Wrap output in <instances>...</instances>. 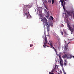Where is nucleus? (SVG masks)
<instances>
[{
  "label": "nucleus",
  "instance_id": "22",
  "mask_svg": "<svg viewBox=\"0 0 74 74\" xmlns=\"http://www.w3.org/2000/svg\"><path fill=\"white\" fill-rule=\"evenodd\" d=\"M73 18L74 19V12H73Z\"/></svg>",
  "mask_w": 74,
  "mask_h": 74
},
{
  "label": "nucleus",
  "instance_id": "18",
  "mask_svg": "<svg viewBox=\"0 0 74 74\" xmlns=\"http://www.w3.org/2000/svg\"><path fill=\"white\" fill-rule=\"evenodd\" d=\"M60 33H61L62 35H63V32L62 31L60 32Z\"/></svg>",
  "mask_w": 74,
  "mask_h": 74
},
{
  "label": "nucleus",
  "instance_id": "27",
  "mask_svg": "<svg viewBox=\"0 0 74 74\" xmlns=\"http://www.w3.org/2000/svg\"><path fill=\"white\" fill-rule=\"evenodd\" d=\"M46 12H47V10H46Z\"/></svg>",
  "mask_w": 74,
  "mask_h": 74
},
{
  "label": "nucleus",
  "instance_id": "6",
  "mask_svg": "<svg viewBox=\"0 0 74 74\" xmlns=\"http://www.w3.org/2000/svg\"><path fill=\"white\" fill-rule=\"evenodd\" d=\"M60 66H63V61L62 59V58L60 59Z\"/></svg>",
  "mask_w": 74,
  "mask_h": 74
},
{
  "label": "nucleus",
  "instance_id": "14",
  "mask_svg": "<svg viewBox=\"0 0 74 74\" xmlns=\"http://www.w3.org/2000/svg\"><path fill=\"white\" fill-rule=\"evenodd\" d=\"M69 40H68V41H65V43H67V42H68V43H67V45H68V44H69V43H70V42H69Z\"/></svg>",
  "mask_w": 74,
  "mask_h": 74
},
{
  "label": "nucleus",
  "instance_id": "2",
  "mask_svg": "<svg viewBox=\"0 0 74 74\" xmlns=\"http://www.w3.org/2000/svg\"><path fill=\"white\" fill-rule=\"evenodd\" d=\"M25 6L26 8L25 9H24V12H23V15L24 16H26V15L27 16V18L28 19H29V18H31L32 17L29 14V10L27 9V8H29L28 7L29 5H25Z\"/></svg>",
  "mask_w": 74,
  "mask_h": 74
},
{
  "label": "nucleus",
  "instance_id": "5",
  "mask_svg": "<svg viewBox=\"0 0 74 74\" xmlns=\"http://www.w3.org/2000/svg\"><path fill=\"white\" fill-rule=\"evenodd\" d=\"M67 13L70 16H71V17H72L73 15H72V14L73 13V11H69V12H67L66 11Z\"/></svg>",
  "mask_w": 74,
  "mask_h": 74
},
{
  "label": "nucleus",
  "instance_id": "11",
  "mask_svg": "<svg viewBox=\"0 0 74 74\" xmlns=\"http://www.w3.org/2000/svg\"><path fill=\"white\" fill-rule=\"evenodd\" d=\"M68 56V54H65L64 55L62 56V58H66H66H67Z\"/></svg>",
  "mask_w": 74,
  "mask_h": 74
},
{
  "label": "nucleus",
  "instance_id": "12",
  "mask_svg": "<svg viewBox=\"0 0 74 74\" xmlns=\"http://www.w3.org/2000/svg\"><path fill=\"white\" fill-rule=\"evenodd\" d=\"M67 64V61L66 60H64V66H66Z\"/></svg>",
  "mask_w": 74,
  "mask_h": 74
},
{
  "label": "nucleus",
  "instance_id": "25",
  "mask_svg": "<svg viewBox=\"0 0 74 74\" xmlns=\"http://www.w3.org/2000/svg\"><path fill=\"white\" fill-rule=\"evenodd\" d=\"M46 36H48V35H46Z\"/></svg>",
  "mask_w": 74,
  "mask_h": 74
},
{
  "label": "nucleus",
  "instance_id": "30",
  "mask_svg": "<svg viewBox=\"0 0 74 74\" xmlns=\"http://www.w3.org/2000/svg\"><path fill=\"white\" fill-rule=\"evenodd\" d=\"M62 26H64L63 25H62Z\"/></svg>",
  "mask_w": 74,
  "mask_h": 74
},
{
  "label": "nucleus",
  "instance_id": "20",
  "mask_svg": "<svg viewBox=\"0 0 74 74\" xmlns=\"http://www.w3.org/2000/svg\"><path fill=\"white\" fill-rule=\"evenodd\" d=\"M30 47H33V44H31L30 45Z\"/></svg>",
  "mask_w": 74,
  "mask_h": 74
},
{
  "label": "nucleus",
  "instance_id": "17",
  "mask_svg": "<svg viewBox=\"0 0 74 74\" xmlns=\"http://www.w3.org/2000/svg\"><path fill=\"white\" fill-rule=\"evenodd\" d=\"M52 0V4H53L54 2H55V0Z\"/></svg>",
  "mask_w": 74,
  "mask_h": 74
},
{
  "label": "nucleus",
  "instance_id": "23",
  "mask_svg": "<svg viewBox=\"0 0 74 74\" xmlns=\"http://www.w3.org/2000/svg\"><path fill=\"white\" fill-rule=\"evenodd\" d=\"M47 14H48V16H49V14H48V13H47Z\"/></svg>",
  "mask_w": 74,
  "mask_h": 74
},
{
  "label": "nucleus",
  "instance_id": "4",
  "mask_svg": "<svg viewBox=\"0 0 74 74\" xmlns=\"http://www.w3.org/2000/svg\"><path fill=\"white\" fill-rule=\"evenodd\" d=\"M50 46L51 47V48H52V49H54L55 52L56 53V54H57V53H58V51H56V49H55V48L53 47V45H52V42H50Z\"/></svg>",
  "mask_w": 74,
  "mask_h": 74
},
{
  "label": "nucleus",
  "instance_id": "16",
  "mask_svg": "<svg viewBox=\"0 0 74 74\" xmlns=\"http://www.w3.org/2000/svg\"><path fill=\"white\" fill-rule=\"evenodd\" d=\"M48 3H52V1L51 0H48Z\"/></svg>",
  "mask_w": 74,
  "mask_h": 74
},
{
  "label": "nucleus",
  "instance_id": "1",
  "mask_svg": "<svg viewBox=\"0 0 74 74\" xmlns=\"http://www.w3.org/2000/svg\"><path fill=\"white\" fill-rule=\"evenodd\" d=\"M41 21H42L44 25V34L45 36V38H44V36H43L42 37L44 40H45V42L44 43V45H43V47H44V48H45V46L47 45V44H49V43H48V40H47V34H46V30H45V25L46 26H48V20L44 18L43 19L41 20Z\"/></svg>",
  "mask_w": 74,
  "mask_h": 74
},
{
  "label": "nucleus",
  "instance_id": "13",
  "mask_svg": "<svg viewBox=\"0 0 74 74\" xmlns=\"http://www.w3.org/2000/svg\"><path fill=\"white\" fill-rule=\"evenodd\" d=\"M42 1L43 2L44 4H45L47 3V1L46 0H42Z\"/></svg>",
  "mask_w": 74,
  "mask_h": 74
},
{
  "label": "nucleus",
  "instance_id": "29",
  "mask_svg": "<svg viewBox=\"0 0 74 74\" xmlns=\"http://www.w3.org/2000/svg\"><path fill=\"white\" fill-rule=\"evenodd\" d=\"M45 10H46L45 9Z\"/></svg>",
  "mask_w": 74,
  "mask_h": 74
},
{
  "label": "nucleus",
  "instance_id": "3",
  "mask_svg": "<svg viewBox=\"0 0 74 74\" xmlns=\"http://www.w3.org/2000/svg\"><path fill=\"white\" fill-rule=\"evenodd\" d=\"M67 26L69 28V30H70V31L71 32V34H72L73 32L74 31V25H73V28H72V27H70V24H69V23H68Z\"/></svg>",
  "mask_w": 74,
  "mask_h": 74
},
{
  "label": "nucleus",
  "instance_id": "28",
  "mask_svg": "<svg viewBox=\"0 0 74 74\" xmlns=\"http://www.w3.org/2000/svg\"><path fill=\"white\" fill-rule=\"evenodd\" d=\"M65 14H66V12H65Z\"/></svg>",
  "mask_w": 74,
  "mask_h": 74
},
{
  "label": "nucleus",
  "instance_id": "7",
  "mask_svg": "<svg viewBox=\"0 0 74 74\" xmlns=\"http://www.w3.org/2000/svg\"><path fill=\"white\" fill-rule=\"evenodd\" d=\"M39 14L38 15L39 16H40V19H44V18L45 17H44V18H42L41 17H42V12L41 11H39Z\"/></svg>",
  "mask_w": 74,
  "mask_h": 74
},
{
  "label": "nucleus",
  "instance_id": "21",
  "mask_svg": "<svg viewBox=\"0 0 74 74\" xmlns=\"http://www.w3.org/2000/svg\"><path fill=\"white\" fill-rule=\"evenodd\" d=\"M50 17L51 19V20L52 21V20H53V17H52V16H51Z\"/></svg>",
  "mask_w": 74,
  "mask_h": 74
},
{
  "label": "nucleus",
  "instance_id": "10",
  "mask_svg": "<svg viewBox=\"0 0 74 74\" xmlns=\"http://www.w3.org/2000/svg\"><path fill=\"white\" fill-rule=\"evenodd\" d=\"M63 31L64 32V36H68V35H69L68 34H67V32H66V31H65L64 29H63Z\"/></svg>",
  "mask_w": 74,
  "mask_h": 74
},
{
  "label": "nucleus",
  "instance_id": "19",
  "mask_svg": "<svg viewBox=\"0 0 74 74\" xmlns=\"http://www.w3.org/2000/svg\"><path fill=\"white\" fill-rule=\"evenodd\" d=\"M58 56H59L60 59H61L60 55H59Z\"/></svg>",
  "mask_w": 74,
  "mask_h": 74
},
{
  "label": "nucleus",
  "instance_id": "15",
  "mask_svg": "<svg viewBox=\"0 0 74 74\" xmlns=\"http://www.w3.org/2000/svg\"><path fill=\"white\" fill-rule=\"evenodd\" d=\"M62 70L63 73H64V74H66V72H65V71H64V69H62Z\"/></svg>",
  "mask_w": 74,
  "mask_h": 74
},
{
  "label": "nucleus",
  "instance_id": "26",
  "mask_svg": "<svg viewBox=\"0 0 74 74\" xmlns=\"http://www.w3.org/2000/svg\"><path fill=\"white\" fill-rule=\"evenodd\" d=\"M62 1H64V0H62Z\"/></svg>",
  "mask_w": 74,
  "mask_h": 74
},
{
  "label": "nucleus",
  "instance_id": "9",
  "mask_svg": "<svg viewBox=\"0 0 74 74\" xmlns=\"http://www.w3.org/2000/svg\"><path fill=\"white\" fill-rule=\"evenodd\" d=\"M64 1H63L62 0H60V2L62 3V6L63 7V9L64 10V11H66V9H65V8H64V6L63 5V2Z\"/></svg>",
  "mask_w": 74,
  "mask_h": 74
},
{
  "label": "nucleus",
  "instance_id": "24",
  "mask_svg": "<svg viewBox=\"0 0 74 74\" xmlns=\"http://www.w3.org/2000/svg\"><path fill=\"white\" fill-rule=\"evenodd\" d=\"M63 5H65V3H64Z\"/></svg>",
  "mask_w": 74,
  "mask_h": 74
},
{
  "label": "nucleus",
  "instance_id": "8",
  "mask_svg": "<svg viewBox=\"0 0 74 74\" xmlns=\"http://www.w3.org/2000/svg\"><path fill=\"white\" fill-rule=\"evenodd\" d=\"M50 26H51V25L49 24L48 25L47 27V31L48 32H49V27H50Z\"/></svg>",
  "mask_w": 74,
  "mask_h": 74
}]
</instances>
